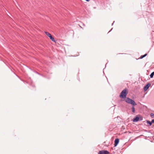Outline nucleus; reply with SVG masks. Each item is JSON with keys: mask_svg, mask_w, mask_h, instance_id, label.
Wrapping results in <instances>:
<instances>
[{"mask_svg": "<svg viewBox=\"0 0 154 154\" xmlns=\"http://www.w3.org/2000/svg\"><path fill=\"white\" fill-rule=\"evenodd\" d=\"M146 122L147 124H148L149 126H151L152 124V121L151 122H150L149 120H146Z\"/></svg>", "mask_w": 154, "mask_h": 154, "instance_id": "8", "label": "nucleus"}, {"mask_svg": "<svg viewBox=\"0 0 154 154\" xmlns=\"http://www.w3.org/2000/svg\"><path fill=\"white\" fill-rule=\"evenodd\" d=\"M154 75V72H152L150 75V78H153Z\"/></svg>", "mask_w": 154, "mask_h": 154, "instance_id": "10", "label": "nucleus"}, {"mask_svg": "<svg viewBox=\"0 0 154 154\" xmlns=\"http://www.w3.org/2000/svg\"><path fill=\"white\" fill-rule=\"evenodd\" d=\"M125 101L128 103L131 104L133 106L137 105V104L134 100L131 99L129 97L126 98L125 100Z\"/></svg>", "mask_w": 154, "mask_h": 154, "instance_id": "2", "label": "nucleus"}, {"mask_svg": "<svg viewBox=\"0 0 154 154\" xmlns=\"http://www.w3.org/2000/svg\"><path fill=\"white\" fill-rule=\"evenodd\" d=\"M128 90L126 88L124 89L121 93L119 97L122 98H126L127 95L128 94Z\"/></svg>", "mask_w": 154, "mask_h": 154, "instance_id": "1", "label": "nucleus"}, {"mask_svg": "<svg viewBox=\"0 0 154 154\" xmlns=\"http://www.w3.org/2000/svg\"><path fill=\"white\" fill-rule=\"evenodd\" d=\"M138 115L133 120L134 122H136L138 121L139 120V118L138 116Z\"/></svg>", "mask_w": 154, "mask_h": 154, "instance_id": "7", "label": "nucleus"}, {"mask_svg": "<svg viewBox=\"0 0 154 154\" xmlns=\"http://www.w3.org/2000/svg\"><path fill=\"white\" fill-rule=\"evenodd\" d=\"M119 142V139L118 138L116 139L114 141V146H116Z\"/></svg>", "mask_w": 154, "mask_h": 154, "instance_id": "6", "label": "nucleus"}, {"mask_svg": "<svg viewBox=\"0 0 154 154\" xmlns=\"http://www.w3.org/2000/svg\"><path fill=\"white\" fill-rule=\"evenodd\" d=\"M151 84L150 83H147L143 88L144 91H145L147 90L150 85Z\"/></svg>", "mask_w": 154, "mask_h": 154, "instance_id": "5", "label": "nucleus"}, {"mask_svg": "<svg viewBox=\"0 0 154 154\" xmlns=\"http://www.w3.org/2000/svg\"><path fill=\"white\" fill-rule=\"evenodd\" d=\"M150 116L152 118H153L154 117V115L152 113L150 114Z\"/></svg>", "mask_w": 154, "mask_h": 154, "instance_id": "12", "label": "nucleus"}, {"mask_svg": "<svg viewBox=\"0 0 154 154\" xmlns=\"http://www.w3.org/2000/svg\"><path fill=\"white\" fill-rule=\"evenodd\" d=\"M114 22H115V21H114V22H113V23L112 24V25H113V23H114Z\"/></svg>", "mask_w": 154, "mask_h": 154, "instance_id": "15", "label": "nucleus"}, {"mask_svg": "<svg viewBox=\"0 0 154 154\" xmlns=\"http://www.w3.org/2000/svg\"><path fill=\"white\" fill-rule=\"evenodd\" d=\"M147 55V54H144V55L141 56L140 57V59H141L143 58V57H146Z\"/></svg>", "mask_w": 154, "mask_h": 154, "instance_id": "9", "label": "nucleus"}, {"mask_svg": "<svg viewBox=\"0 0 154 154\" xmlns=\"http://www.w3.org/2000/svg\"><path fill=\"white\" fill-rule=\"evenodd\" d=\"M85 0L87 2H89L90 1V0Z\"/></svg>", "mask_w": 154, "mask_h": 154, "instance_id": "14", "label": "nucleus"}, {"mask_svg": "<svg viewBox=\"0 0 154 154\" xmlns=\"http://www.w3.org/2000/svg\"><path fill=\"white\" fill-rule=\"evenodd\" d=\"M134 106H133L131 108L132 111L133 112H135V108L134 107Z\"/></svg>", "mask_w": 154, "mask_h": 154, "instance_id": "11", "label": "nucleus"}, {"mask_svg": "<svg viewBox=\"0 0 154 154\" xmlns=\"http://www.w3.org/2000/svg\"><path fill=\"white\" fill-rule=\"evenodd\" d=\"M109 152L107 150H102L100 151L98 153V154H109Z\"/></svg>", "mask_w": 154, "mask_h": 154, "instance_id": "4", "label": "nucleus"}, {"mask_svg": "<svg viewBox=\"0 0 154 154\" xmlns=\"http://www.w3.org/2000/svg\"><path fill=\"white\" fill-rule=\"evenodd\" d=\"M152 123L154 124V119H152Z\"/></svg>", "mask_w": 154, "mask_h": 154, "instance_id": "13", "label": "nucleus"}, {"mask_svg": "<svg viewBox=\"0 0 154 154\" xmlns=\"http://www.w3.org/2000/svg\"><path fill=\"white\" fill-rule=\"evenodd\" d=\"M45 33L47 36L49 37L52 40V41L53 42H55L56 41L55 40L54 38L50 33L48 32H45Z\"/></svg>", "mask_w": 154, "mask_h": 154, "instance_id": "3", "label": "nucleus"}]
</instances>
